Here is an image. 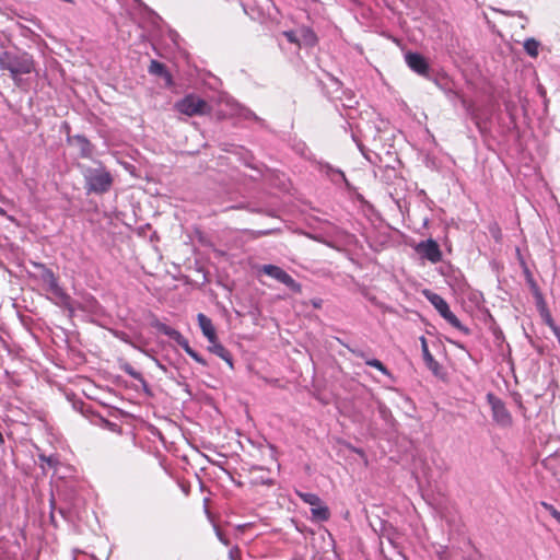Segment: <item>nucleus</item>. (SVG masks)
Masks as SVG:
<instances>
[{"mask_svg": "<svg viewBox=\"0 0 560 560\" xmlns=\"http://www.w3.org/2000/svg\"><path fill=\"white\" fill-rule=\"evenodd\" d=\"M240 556V549L238 547H233L230 549L229 557L231 560H236V558Z\"/></svg>", "mask_w": 560, "mask_h": 560, "instance_id": "393cba45", "label": "nucleus"}, {"mask_svg": "<svg viewBox=\"0 0 560 560\" xmlns=\"http://www.w3.org/2000/svg\"><path fill=\"white\" fill-rule=\"evenodd\" d=\"M415 249L422 258L429 260L432 264H436L442 260V252L440 246L432 238L421 241L417 244Z\"/></svg>", "mask_w": 560, "mask_h": 560, "instance_id": "1a4fd4ad", "label": "nucleus"}, {"mask_svg": "<svg viewBox=\"0 0 560 560\" xmlns=\"http://www.w3.org/2000/svg\"><path fill=\"white\" fill-rule=\"evenodd\" d=\"M215 534L222 544H224L225 546H229V544H230L229 539L225 538V536L222 534V532L218 527H215Z\"/></svg>", "mask_w": 560, "mask_h": 560, "instance_id": "b1692460", "label": "nucleus"}, {"mask_svg": "<svg viewBox=\"0 0 560 560\" xmlns=\"http://www.w3.org/2000/svg\"><path fill=\"white\" fill-rule=\"evenodd\" d=\"M296 495L306 504L311 505L312 520L317 522H326L330 517L329 509L323 503L316 493L295 491Z\"/></svg>", "mask_w": 560, "mask_h": 560, "instance_id": "423d86ee", "label": "nucleus"}, {"mask_svg": "<svg viewBox=\"0 0 560 560\" xmlns=\"http://www.w3.org/2000/svg\"><path fill=\"white\" fill-rule=\"evenodd\" d=\"M261 271L287 285L294 292H301V284L298 283L287 271L276 265H264Z\"/></svg>", "mask_w": 560, "mask_h": 560, "instance_id": "6e6552de", "label": "nucleus"}, {"mask_svg": "<svg viewBox=\"0 0 560 560\" xmlns=\"http://www.w3.org/2000/svg\"><path fill=\"white\" fill-rule=\"evenodd\" d=\"M120 368H121V370H122L126 374H128V375H129L130 377H132L133 380H136V381H138V382H139V381H142V377H143V376H142V374H141L140 372L136 371V370L133 369V366H132V365H130L129 363H124Z\"/></svg>", "mask_w": 560, "mask_h": 560, "instance_id": "412c9836", "label": "nucleus"}, {"mask_svg": "<svg viewBox=\"0 0 560 560\" xmlns=\"http://www.w3.org/2000/svg\"><path fill=\"white\" fill-rule=\"evenodd\" d=\"M149 72L154 75L163 77L168 82H171V80H172V77H171L170 72L166 70V67L158 60H151L150 66H149Z\"/></svg>", "mask_w": 560, "mask_h": 560, "instance_id": "dca6fc26", "label": "nucleus"}, {"mask_svg": "<svg viewBox=\"0 0 560 560\" xmlns=\"http://www.w3.org/2000/svg\"><path fill=\"white\" fill-rule=\"evenodd\" d=\"M38 459L40 460V463L44 465H47L48 467H51V468H56L58 465H59V459L57 456L55 455H45V454H39L38 455Z\"/></svg>", "mask_w": 560, "mask_h": 560, "instance_id": "aec40b11", "label": "nucleus"}, {"mask_svg": "<svg viewBox=\"0 0 560 560\" xmlns=\"http://www.w3.org/2000/svg\"><path fill=\"white\" fill-rule=\"evenodd\" d=\"M63 298H65V303H67L70 300V298L68 295H65Z\"/></svg>", "mask_w": 560, "mask_h": 560, "instance_id": "7c9ffc66", "label": "nucleus"}, {"mask_svg": "<svg viewBox=\"0 0 560 560\" xmlns=\"http://www.w3.org/2000/svg\"><path fill=\"white\" fill-rule=\"evenodd\" d=\"M556 521H557L558 523H560V513L557 515Z\"/></svg>", "mask_w": 560, "mask_h": 560, "instance_id": "2f4dec72", "label": "nucleus"}, {"mask_svg": "<svg viewBox=\"0 0 560 560\" xmlns=\"http://www.w3.org/2000/svg\"><path fill=\"white\" fill-rule=\"evenodd\" d=\"M266 483H267V485H269V486H271V485L273 483V481H272L271 479H268V480L266 481Z\"/></svg>", "mask_w": 560, "mask_h": 560, "instance_id": "c85d7f7f", "label": "nucleus"}, {"mask_svg": "<svg viewBox=\"0 0 560 560\" xmlns=\"http://www.w3.org/2000/svg\"><path fill=\"white\" fill-rule=\"evenodd\" d=\"M326 174L330 176V178L336 183L346 182V176L343 172H341L340 170H335L329 165L326 166Z\"/></svg>", "mask_w": 560, "mask_h": 560, "instance_id": "6ab92c4d", "label": "nucleus"}, {"mask_svg": "<svg viewBox=\"0 0 560 560\" xmlns=\"http://www.w3.org/2000/svg\"><path fill=\"white\" fill-rule=\"evenodd\" d=\"M73 141L78 145L82 158H91L92 156L93 145L84 136L77 135L73 137Z\"/></svg>", "mask_w": 560, "mask_h": 560, "instance_id": "4468645a", "label": "nucleus"}, {"mask_svg": "<svg viewBox=\"0 0 560 560\" xmlns=\"http://www.w3.org/2000/svg\"><path fill=\"white\" fill-rule=\"evenodd\" d=\"M423 294L448 324L465 335L470 334V330L459 322L455 314L450 310L447 302L440 294L429 290H425Z\"/></svg>", "mask_w": 560, "mask_h": 560, "instance_id": "7ed1b4c3", "label": "nucleus"}, {"mask_svg": "<svg viewBox=\"0 0 560 560\" xmlns=\"http://www.w3.org/2000/svg\"><path fill=\"white\" fill-rule=\"evenodd\" d=\"M81 170L88 194L103 195L110 190L114 178L102 163L95 167L82 166Z\"/></svg>", "mask_w": 560, "mask_h": 560, "instance_id": "f257e3e1", "label": "nucleus"}, {"mask_svg": "<svg viewBox=\"0 0 560 560\" xmlns=\"http://www.w3.org/2000/svg\"><path fill=\"white\" fill-rule=\"evenodd\" d=\"M407 66L417 74L429 77L430 66L427 59L419 52H407L405 55Z\"/></svg>", "mask_w": 560, "mask_h": 560, "instance_id": "9d476101", "label": "nucleus"}, {"mask_svg": "<svg viewBox=\"0 0 560 560\" xmlns=\"http://www.w3.org/2000/svg\"><path fill=\"white\" fill-rule=\"evenodd\" d=\"M421 342V351L423 361L429 370H431L434 374H438V371L440 369L439 362L434 359V357L431 354L428 342L424 336L420 337Z\"/></svg>", "mask_w": 560, "mask_h": 560, "instance_id": "f8f14e48", "label": "nucleus"}, {"mask_svg": "<svg viewBox=\"0 0 560 560\" xmlns=\"http://www.w3.org/2000/svg\"><path fill=\"white\" fill-rule=\"evenodd\" d=\"M283 35L287 37V39L290 43H294L299 45V42L301 38L299 37V30L298 31H287L283 33Z\"/></svg>", "mask_w": 560, "mask_h": 560, "instance_id": "4be33fe9", "label": "nucleus"}, {"mask_svg": "<svg viewBox=\"0 0 560 560\" xmlns=\"http://www.w3.org/2000/svg\"><path fill=\"white\" fill-rule=\"evenodd\" d=\"M487 400L491 406L492 418L494 422L501 427L511 425L512 417L509 410L505 408L504 402L491 393L487 395Z\"/></svg>", "mask_w": 560, "mask_h": 560, "instance_id": "0eeeda50", "label": "nucleus"}, {"mask_svg": "<svg viewBox=\"0 0 560 560\" xmlns=\"http://www.w3.org/2000/svg\"><path fill=\"white\" fill-rule=\"evenodd\" d=\"M539 42H537L535 38H527L524 42V50L530 56V57H537L539 52Z\"/></svg>", "mask_w": 560, "mask_h": 560, "instance_id": "f3484780", "label": "nucleus"}, {"mask_svg": "<svg viewBox=\"0 0 560 560\" xmlns=\"http://www.w3.org/2000/svg\"><path fill=\"white\" fill-rule=\"evenodd\" d=\"M299 46H314L317 42L315 33L308 27L299 28Z\"/></svg>", "mask_w": 560, "mask_h": 560, "instance_id": "2eb2a0df", "label": "nucleus"}, {"mask_svg": "<svg viewBox=\"0 0 560 560\" xmlns=\"http://www.w3.org/2000/svg\"><path fill=\"white\" fill-rule=\"evenodd\" d=\"M197 320L203 336L208 339V341H213L217 337V332L212 320L202 313L197 315Z\"/></svg>", "mask_w": 560, "mask_h": 560, "instance_id": "9b49d317", "label": "nucleus"}, {"mask_svg": "<svg viewBox=\"0 0 560 560\" xmlns=\"http://www.w3.org/2000/svg\"><path fill=\"white\" fill-rule=\"evenodd\" d=\"M139 383L141 384L143 390L147 393V394H151V390H150V386L148 384V382L144 380V377H142V381H139Z\"/></svg>", "mask_w": 560, "mask_h": 560, "instance_id": "a878e982", "label": "nucleus"}, {"mask_svg": "<svg viewBox=\"0 0 560 560\" xmlns=\"http://www.w3.org/2000/svg\"><path fill=\"white\" fill-rule=\"evenodd\" d=\"M349 350L357 357L365 359V364L372 368H375L376 370L382 366V362L377 359H368L365 358V353L359 349L349 348Z\"/></svg>", "mask_w": 560, "mask_h": 560, "instance_id": "a211bd4d", "label": "nucleus"}, {"mask_svg": "<svg viewBox=\"0 0 560 560\" xmlns=\"http://www.w3.org/2000/svg\"><path fill=\"white\" fill-rule=\"evenodd\" d=\"M541 506L550 513V515L556 520L557 515L560 514V511H558L552 504H549L547 502H541Z\"/></svg>", "mask_w": 560, "mask_h": 560, "instance_id": "5701e85b", "label": "nucleus"}, {"mask_svg": "<svg viewBox=\"0 0 560 560\" xmlns=\"http://www.w3.org/2000/svg\"><path fill=\"white\" fill-rule=\"evenodd\" d=\"M152 327L158 329L163 335L170 337L174 341H176V343L184 349V351L197 363L201 365L207 364L206 360L189 346L188 340L178 330L172 328L171 326L164 323H161L160 320H154L152 323Z\"/></svg>", "mask_w": 560, "mask_h": 560, "instance_id": "39448f33", "label": "nucleus"}, {"mask_svg": "<svg viewBox=\"0 0 560 560\" xmlns=\"http://www.w3.org/2000/svg\"><path fill=\"white\" fill-rule=\"evenodd\" d=\"M354 452L358 453V454H362V450H358V448H354Z\"/></svg>", "mask_w": 560, "mask_h": 560, "instance_id": "c756f323", "label": "nucleus"}, {"mask_svg": "<svg viewBox=\"0 0 560 560\" xmlns=\"http://www.w3.org/2000/svg\"><path fill=\"white\" fill-rule=\"evenodd\" d=\"M526 272H527V273H529L527 269H526ZM528 278H529V282L532 283V287H533V288H535V289H537V288H536V283L533 281V279H532L530 275H528Z\"/></svg>", "mask_w": 560, "mask_h": 560, "instance_id": "cd10ccee", "label": "nucleus"}, {"mask_svg": "<svg viewBox=\"0 0 560 560\" xmlns=\"http://www.w3.org/2000/svg\"><path fill=\"white\" fill-rule=\"evenodd\" d=\"M382 374L388 376V377H392V373L389 372V370L384 365L382 364V366H380L377 369Z\"/></svg>", "mask_w": 560, "mask_h": 560, "instance_id": "bb28decb", "label": "nucleus"}, {"mask_svg": "<svg viewBox=\"0 0 560 560\" xmlns=\"http://www.w3.org/2000/svg\"><path fill=\"white\" fill-rule=\"evenodd\" d=\"M208 350L223 359L231 368L233 366L231 353L219 342L218 337L213 341H209Z\"/></svg>", "mask_w": 560, "mask_h": 560, "instance_id": "ddd939ff", "label": "nucleus"}, {"mask_svg": "<svg viewBox=\"0 0 560 560\" xmlns=\"http://www.w3.org/2000/svg\"><path fill=\"white\" fill-rule=\"evenodd\" d=\"M0 69L8 70L12 79L18 82L20 75L28 74L34 70V60L27 52L4 51L0 54Z\"/></svg>", "mask_w": 560, "mask_h": 560, "instance_id": "f03ea898", "label": "nucleus"}, {"mask_svg": "<svg viewBox=\"0 0 560 560\" xmlns=\"http://www.w3.org/2000/svg\"><path fill=\"white\" fill-rule=\"evenodd\" d=\"M174 108L186 116H202L210 113L209 104L198 95L190 93L177 101Z\"/></svg>", "mask_w": 560, "mask_h": 560, "instance_id": "20e7f679", "label": "nucleus"}]
</instances>
